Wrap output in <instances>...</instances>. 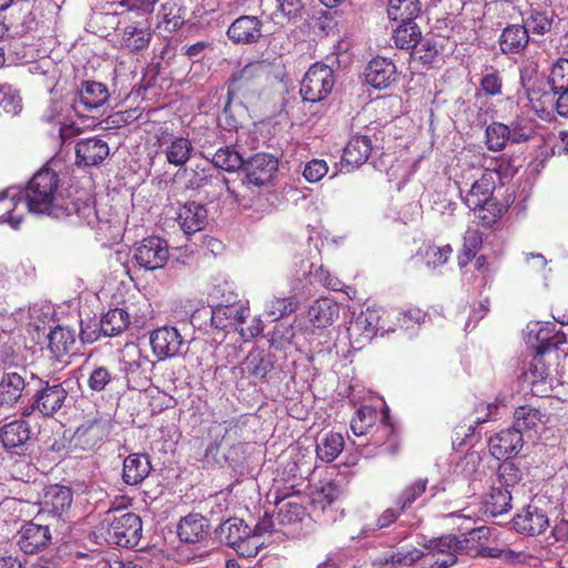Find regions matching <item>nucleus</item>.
I'll return each instance as SVG.
<instances>
[{
	"instance_id": "nucleus-1",
	"label": "nucleus",
	"mask_w": 568,
	"mask_h": 568,
	"mask_svg": "<svg viewBox=\"0 0 568 568\" xmlns=\"http://www.w3.org/2000/svg\"><path fill=\"white\" fill-rule=\"evenodd\" d=\"M24 199L30 213L55 220L75 217L74 222L93 225L97 212L91 199L84 201L63 196L58 173L48 168L39 170L28 182Z\"/></svg>"
},
{
	"instance_id": "nucleus-2",
	"label": "nucleus",
	"mask_w": 568,
	"mask_h": 568,
	"mask_svg": "<svg viewBox=\"0 0 568 568\" xmlns=\"http://www.w3.org/2000/svg\"><path fill=\"white\" fill-rule=\"evenodd\" d=\"M106 539L119 547L134 548L142 538V520L131 511L110 509L101 521Z\"/></svg>"
},
{
	"instance_id": "nucleus-3",
	"label": "nucleus",
	"mask_w": 568,
	"mask_h": 568,
	"mask_svg": "<svg viewBox=\"0 0 568 568\" xmlns=\"http://www.w3.org/2000/svg\"><path fill=\"white\" fill-rule=\"evenodd\" d=\"M30 404L22 408V417H29L38 412L44 417L54 416L64 405L68 398V389L62 383L43 379L37 376Z\"/></svg>"
},
{
	"instance_id": "nucleus-4",
	"label": "nucleus",
	"mask_w": 568,
	"mask_h": 568,
	"mask_svg": "<svg viewBox=\"0 0 568 568\" xmlns=\"http://www.w3.org/2000/svg\"><path fill=\"white\" fill-rule=\"evenodd\" d=\"M215 538L221 544L233 548L237 555L244 558L255 557L262 545V541L254 536L252 528L237 517L223 521L215 529Z\"/></svg>"
},
{
	"instance_id": "nucleus-5",
	"label": "nucleus",
	"mask_w": 568,
	"mask_h": 568,
	"mask_svg": "<svg viewBox=\"0 0 568 568\" xmlns=\"http://www.w3.org/2000/svg\"><path fill=\"white\" fill-rule=\"evenodd\" d=\"M37 376L24 365H6L0 375V405L12 407L29 396Z\"/></svg>"
},
{
	"instance_id": "nucleus-6",
	"label": "nucleus",
	"mask_w": 568,
	"mask_h": 568,
	"mask_svg": "<svg viewBox=\"0 0 568 568\" xmlns=\"http://www.w3.org/2000/svg\"><path fill=\"white\" fill-rule=\"evenodd\" d=\"M186 325L182 328L165 325L151 333L150 344L160 361L186 354L191 339L184 333Z\"/></svg>"
},
{
	"instance_id": "nucleus-7",
	"label": "nucleus",
	"mask_w": 568,
	"mask_h": 568,
	"mask_svg": "<svg viewBox=\"0 0 568 568\" xmlns=\"http://www.w3.org/2000/svg\"><path fill=\"white\" fill-rule=\"evenodd\" d=\"M335 83L333 69L323 63H314L305 73L300 93L304 101L320 102L332 92Z\"/></svg>"
},
{
	"instance_id": "nucleus-8",
	"label": "nucleus",
	"mask_w": 568,
	"mask_h": 568,
	"mask_svg": "<svg viewBox=\"0 0 568 568\" xmlns=\"http://www.w3.org/2000/svg\"><path fill=\"white\" fill-rule=\"evenodd\" d=\"M244 426L245 423L236 418L225 420L223 424H212L209 428L211 442L205 447L203 454L204 466L212 467L221 465L223 460H227L225 455L220 454L221 443L226 436L234 435L235 437H240Z\"/></svg>"
},
{
	"instance_id": "nucleus-9",
	"label": "nucleus",
	"mask_w": 568,
	"mask_h": 568,
	"mask_svg": "<svg viewBox=\"0 0 568 568\" xmlns=\"http://www.w3.org/2000/svg\"><path fill=\"white\" fill-rule=\"evenodd\" d=\"M265 74L266 65L261 61L250 62L233 72L227 85L229 100L237 94L252 95L257 93L261 80Z\"/></svg>"
},
{
	"instance_id": "nucleus-10",
	"label": "nucleus",
	"mask_w": 568,
	"mask_h": 568,
	"mask_svg": "<svg viewBox=\"0 0 568 568\" xmlns=\"http://www.w3.org/2000/svg\"><path fill=\"white\" fill-rule=\"evenodd\" d=\"M382 311L378 308H366L362 311L354 321L351 322L347 333L352 345L362 348L366 343L371 342L379 331L387 329L381 325Z\"/></svg>"
},
{
	"instance_id": "nucleus-11",
	"label": "nucleus",
	"mask_w": 568,
	"mask_h": 568,
	"mask_svg": "<svg viewBox=\"0 0 568 568\" xmlns=\"http://www.w3.org/2000/svg\"><path fill=\"white\" fill-rule=\"evenodd\" d=\"M72 505V490L69 487L51 485L44 489L41 509L37 515L38 521L42 519H52L57 523L64 521V515Z\"/></svg>"
},
{
	"instance_id": "nucleus-12",
	"label": "nucleus",
	"mask_w": 568,
	"mask_h": 568,
	"mask_svg": "<svg viewBox=\"0 0 568 568\" xmlns=\"http://www.w3.org/2000/svg\"><path fill=\"white\" fill-rule=\"evenodd\" d=\"M134 260L146 271L162 268L169 260L168 242L159 236L144 239L134 251Z\"/></svg>"
},
{
	"instance_id": "nucleus-13",
	"label": "nucleus",
	"mask_w": 568,
	"mask_h": 568,
	"mask_svg": "<svg viewBox=\"0 0 568 568\" xmlns=\"http://www.w3.org/2000/svg\"><path fill=\"white\" fill-rule=\"evenodd\" d=\"M0 439L11 455L26 456L32 446L31 427L23 419L13 420L0 429Z\"/></svg>"
},
{
	"instance_id": "nucleus-14",
	"label": "nucleus",
	"mask_w": 568,
	"mask_h": 568,
	"mask_svg": "<svg viewBox=\"0 0 568 568\" xmlns=\"http://www.w3.org/2000/svg\"><path fill=\"white\" fill-rule=\"evenodd\" d=\"M33 519L24 524L18 532V546L24 554H36L51 542L50 524H41Z\"/></svg>"
},
{
	"instance_id": "nucleus-15",
	"label": "nucleus",
	"mask_w": 568,
	"mask_h": 568,
	"mask_svg": "<svg viewBox=\"0 0 568 568\" xmlns=\"http://www.w3.org/2000/svg\"><path fill=\"white\" fill-rule=\"evenodd\" d=\"M425 547L428 549L426 558L430 559L432 568H448L457 561V554H460L458 538L453 535L430 539Z\"/></svg>"
},
{
	"instance_id": "nucleus-16",
	"label": "nucleus",
	"mask_w": 568,
	"mask_h": 568,
	"mask_svg": "<svg viewBox=\"0 0 568 568\" xmlns=\"http://www.w3.org/2000/svg\"><path fill=\"white\" fill-rule=\"evenodd\" d=\"M277 160L266 153H257L244 160L242 170L245 172V181L247 184L262 186L270 183L273 175L277 171Z\"/></svg>"
},
{
	"instance_id": "nucleus-17",
	"label": "nucleus",
	"mask_w": 568,
	"mask_h": 568,
	"mask_svg": "<svg viewBox=\"0 0 568 568\" xmlns=\"http://www.w3.org/2000/svg\"><path fill=\"white\" fill-rule=\"evenodd\" d=\"M109 91L105 84L95 81H84L78 91V95L70 105L75 113L81 111L98 110L109 100Z\"/></svg>"
},
{
	"instance_id": "nucleus-18",
	"label": "nucleus",
	"mask_w": 568,
	"mask_h": 568,
	"mask_svg": "<svg viewBox=\"0 0 568 568\" xmlns=\"http://www.w3.org/2000/svg\"><path fill=\"white\" fill-rule=\"evenodd\" d=\"M262 26L256 16H241L230 24L226 36L234 44H254L262 38Z\"/></svg>"
},
{
	"instance_id": "nucleus-19",
	"label": "nucleus",
	"mask_w": 568,
	"mask_h": 568,
	"mask_svg": "<svg viewBox=\"0 0 568 568\" xmlns=\"http://www.w3.org/2000/svg\"><path fill=\"white\" fill-rule=\"evenodd\" d=\"M108 434V422L94 418L81 424L72 435L70 443L74 448L91 450L97 447Z\"/></svg>"
},
{
	"instance_id": "nucleus-20",
	"label": "nucleus",
	"mask_w": 568,
	"mask_h": 568,
	"mask_svg": "<svg viewBox=\"0 0 568 568\" xmlns=\"http://www.w3.org/2000/svg\"><path fill=\"white\" fill-rule=\"evenodd\" d=\"M523 445V434L513 426L490 437L488 444L491 455L497 459H508L516 456L521 450Z\"/></svg>"
},
{
	"instance_id": "nucleus-21",
	"label": "nucleus",
	"mask_w": 568,
	"mask_h": 568,
	"mask_svg": "<svg viewBox=\"0 0 568 568\" xmlns=\"http://www.w3.org/2000/svg\"><path fill=\"white\" fill-rule=\"evenodd\" d=\"M295 266L296 268L290 282V291L302 303V301L308 300L315 293L314 264L308 258L300 257Z\"/></svg>"
},
{
	"instance_id": "nucleus-22",
	"label": "nucleus",
	"mask_w": 568,
	"mask_h": 568,
	"mask_svg": "<svg viewBox=\"0 0 568 568\" xmlns=\"http://www.w3.org/2000/svg\"><path fill=\"white\" fill-rule=\"evenodd\" d=\"M153 362L148 356H143L140 351H136L135 356L122 362V368L126 386L131 389H144L150 382V372L152 371Z\"/></svg>"
},
{
	"instance_id": "nucleus-23",
	"label": "nucleus",
	"mask_w": 568,
	"mask_h": 568,
	"mask_svg": "<svg viewBox=\"0 0 568 568\" xmlns=\"http://www.w3.org/2000/svg\"><path fill=\"white\" fill-rule=\"evenodd\" d=\"M514 528L520 534L535 536L542 534L549 526L546 511L535 505H528L513 519Z\"/></svg>"
},
{
	"instance_id": "nucleus-24",
	"label": "nucleus",
	"mask_w": 568,
	"mask_h": 568,
	"mask_svg": "<svg viewBox=\"0 0 568 568\" xmlns=\"http://www.w3.org/2000/svg\"><path fill=\"white\" fill-rule=\"evenodd\" d=\"M211 325L217 329H226L229 326L243 324L248 316V310L241 303L217 304L210 311Z\"/></svg>"
},
{
	"instance_id": "nucleus-25",
	"label": "nucleus",
	"mask_w": 568,
	"mask_h": 568,
	"mask_svg": "<svg viewBox=\"0 0 568 568\" xmlns=\"http://www.w3.org/2000/svg\"><path fill=\"white\" fill-rule=\"evenodd\" d=\"M396 79V67L386 58H375L365 69L366 82L375 89H385Z\"/></svg>"
},
{
	"instance_id": "nucleus-26",
	"label": "nucleus",
	"mask_w": 568,
	"mask_h": 568,
	"mask_svg": "<svg viewBox=\"0 0 568 568\" xmlns=\"http://www.w3.org/2000/svg\"><path fill=\"white\" fill-rule=\"evenodd\" d=\"M75 155L79 165H98L109 155V146L98 138L82 139L77 142Z\"/></svg>"
},
{
	"instance_id": "nucleus-27",
	"label": "nucleus",
	"mask_w": 568,
	"mask_h": 568,
	"mask_svg": "<svg viewBox=\"0 0 568 568\" xmlns=\"http://www.w3.org/2000/svg\"><path fill=\"white\" fill-rule=\"evenodd\" d=\"M490 536V530L486 526L471 528L458 538L459 552L469 556H494L490 548L483 547Z\"/></svg>"
},
{
	"instance_id": "nucleus-28",
	"label": "nucleus",
	"mask_w": 568,
	"mask_h": 568,
	"mask_svg": "<svg viewBox=\"0 0 568 568\" xmlns=\"http://www.w3.org/2000/svg\"><path fill=\"white\" fill-rule=\"evenodd\" d=\"M178 220L185 234H194L206 226L207 210L200 203L187 202L180 207Z\"/></svg>"
},
{
	"instance_id": "nucleus-29",
	"label": "nucleus",
	"mask_w": 568,
	"mask_h": 568,
	"mask_svg": "<svg viewBox=\"0 0 568 568\" xmlns=\"http://www.w3.org/2000/svg\"><path fill=\"white\" fill-rule=\"evenodd\" d=\"M372 150V141L367 135H355L344 148L342 163L352 169L359 168L366 163Z\"/></svg>"
},
{
	"instance_id": "nucleus-30",
	"label": "nucleus",
	"mask_w": 568,
	"mask_h": 568,
	"mask_svg": "<svg viewBox=\"0 0 568 568\" xmlns=\"http://www.w3.org/2000/svg\"><path fill=\"white\" fill-rule=\"evenodd\" d=\"M151 468L146 454H130L123 460L122 479L126 485H139L148 477Z\"/></svg>"
},
{
	"instance_id": "nucleus-31",
	"label": "nucleus",
	"mask_w": 568,
	"mask_h": 568,
	"mask_svg": "<svg viewBox=\"0 0 568 568\" xmlns=\"http://www.w3.org/2000/svg\"><path fill=\"white\" fill-rule=\"evenodd\" d=\"M277 513L275 520L280 527L293 526L306 516V509L298 496H285L276 500Z\"/></svg>"
},
{
	"instance_id": "nucleus-32",
	"label": "nucleus",
	"mask_w": 568,
	"mask_h": 568,
	"mask_svg": "<svg viewBox=\"0 0 568 568\" xmlns=\"http://www.w3.org/2000/svg\"><path fill=\"white\" fill-rule=\"evenodd\" d=\"M209 531L207 520L199 514H189L178 525V536L185 544L203 540Z\"/></svg>"
},
{
	"instance_id": "nucleus-33",
	"label": "nucleus",
	"mask_w": 568,
	"mask_h": 568,
	"mask_svg": "<svg viewBox=\"0 0 568 568\" xmlns=\"http://www.w3.org/2000/svg\"><path fill=\"white\" fill-rule=\"evenodd\" d=\"M212 180L211 170L200 169L199 166L195 169L184 168L174 175V184L182 192H196L211 183Z\"/></svg>"
},
{
	"instance_id": "nucleus-34",
	"label": "nucleus",
	"mask_w": 568,
	"mask_h": 568,
	"mask_svg": "<svg viewBox=\"0 0 568 568\" xmlns=\"http://www.w3.org/2000/svg\"><path fill=\"white\" fill-rule=\"evenodd\" d=\"M339 307L334 301L323 297L310 306L307 316L313 326L324 328L331 326L338 317Z\"/></svg>"
},
{
	"instance_id": "nucleus-35",
	"label": "nucleus",
	"mask_w": 568,
	"mask_h": 568,
	"mask_svg": "<svg viewBox=\"0 0 568 568\" xmlns=\"http://www.w3.org/2000/svg\"><path fill=\"white\" fill-rule=\"evenodd\" d=\"M529 42V36L526 27L521 24H511L506 27L500 37L499 45L503 53H519Z\"/></svg>"
},
{
	"instance_id": "nucleus-36",
	"label": "nucleus",
	"mask_w": 568,
	"mask_h": 568,
	"mask_svg": "<svg viewBox=\"0 0 568 568\" xmlns=\"http://www.w3.org/2000/svg\"><path fill=\"white\" fill-rule=\"evenodd\" d=\"M273 366L271 354L262 349H252L242 363V371L254 378L263 379L273 369Z\"/></svg>"
},
{
	"instance_id": "nucleus-37",
	"label": "nucleus",
	"mask_w": 568,
	"mask_h": 568,
	"mask_svg": "<svg viewBox=\"0 0 568 568\" xmlns=\"http://www.w3.org/2000/svg\"><path fill=\"white\" fill-rule=\"evenodd\" d=\"M495 183L491 173H485L480 179L475 181L464 197L465 204L470 210H477L478 206L485 204L490 195H493Z\"/></svg>"
},
{
	"instance_id": "nucleus-38",
	"label": "nucleus",
	"mask_w": 568,
	"mask_h": 568,
	"mask_svg": "<svg viewBox=\"0 0 568 568\" xmlns=\"http://www.w3.org/2000/svg\"><path fill=\"white\" fill-rule=\"evenodd\" d=\"M420 4L418 0H389L387 14L395 22H415L419 16Z\"/></svg>"
},
{
	"instance_id": "nucleus-39",
	"label": "nucleus",
	"mask_w": 568,
	"mask_h": 568,
	"mask_svg": "<svg viewBox=\"0 0 568 568\" xmlns=\"http://www.w3.org/2000/svg\"><path fill=\"white\" fill-rule=\"evenodd\" d=\"M193 145L187 138L173 136L164 149L168 163L183 166L191 158Z\"/></svg>"
},
{
	"instance_id": "nucleus-40",
	"label": "nucleus",
	"mask_w": 568,
	"mask_h": 568,
	"mask_svg": "<svg viewBox=\"0 0 568 568\" xmlns=\"http://www.w3.org/2000/svg\"><path fill=\"white\" fill-rule=\"evenodd\" d=\"M544 415L539 409L531 406H520L514 414V428H518L523 437L528 435L529 432L535 430L539 424L544 423Z\"/></svg>"
},
{
	"instance_id": "nucleus-41",
	"label": "nucleus",
	"mask_w": 568,
	"mask_h": 568,
	"mask_svg": "<svg viewBox=\"0 0 568 568\" xmlns=\"http://www.w3.org/2000/svg\"><path fill=\"white\" fill-rule=\"evenodd\" d=\"M129 313L122 308L110 310L100 321V332L104 336H116L128 328Z\"/></svg>"
},
{
	"instance_id": "nucleus-42",
	"label": "nucleus",
	"mask_w": 568,
	"mask_h": 568,
	"mask_svg": "<svg viewBox=\"0 0 568 568\" xmlns=\"http://www.w3.org/2000/svg\"><path fill=\"white\" fill-rule=\"evenodd\" d=\"M422 31L416 22L399 23L393 30L395 45L402 50H413L420 41Z\"/></svg>"
},
{
	"instance_id": "nucleus-43",
	"label": "nucleus",
	"mask_w": 568,
	"mask_h": 568,
	"mask_svg": "<svg viewBox=\"0 0 568 568\" xmlns=\"http://www.w3.org/2000/svg\"><path fill=\"white\" fill-rule=\"evenodd\" d=\"M486 508L493 516L507 513L511 508V494L509 488L494 483L486 500Z\"/></svg>"
},
{
	"instance_id": "nucleus-44",
	"label": "nucleus",
	"mask_w": 568,
	"mask_h": 568,
	"mask_svg": "<svg viewBox=\"0 0 568 568\" xmlns=\"http://www.w3.org/2000/svg\"><path fill=\"white\" fill-rule=\"evenodd\" d=\"M212 164L226 172H235L244 165L243 156L233 146H221L211 158Z\"/></svg>"
},
{
	"instance_id": "nucleus-45",
	"label": "nucleus",
	"mask_w": 568,
	"mask_h": 568,
	"mask_svg": "<svg viewBox=\"0 0 568 568\" xmlns=\"http://www.w3.org/2000/svg\"><path fill=\"white\" fill-rule=\"evenodd\" d=\"M49 348L57 357H61L72 349L75 343L74 332L62 326L51 329L48 335Z\"/></svg>"
},
{
	"instance_id": "nucleus-46",
	"label": "nucleus",
	"mask_w": 568,
	"mask_h": 568,
	"mask_svg": "<svg viewBox=\"0 0 568 568\" xmlns=\"http://www.w3.org/2000/svg\"><path fill=\"white\" fill-rule=\"evenodd\" d=\"M507 126L514 144L526 143L536 135V122L527 116H516Z\"/></svg>"
},
{
	"instance_id": "nucleus-47",
	"label": "nucleus",
	"mask_w": 568,
	"mask_h": 568,
	"mask_svg": "<svg viewBox=\"0 0 568 568\" xmlns=\"http://www.w3.org/2000/svg\"><path fill=\"white\" fill-rule=\"evenodd\" d=\"M344 448V438L338 433L326 434L316 445L317 457L325 463L337 458Z\"/></svg>"
},
{
	"instance_id": "nucleus-48",
	"label": "nucleus",
	"mask_w": 568,
	"mask_h": 568,
	"mask_svg": "<svg viewBox=\"0 0 568 568\" xmlns=\"http://www.w3.org/2000/svg\"><path fill=\"white\" fill-rule=\"evenodd\" d=\"M152 32L149 27L128 26L122 36L123 45L131 51L148 48Z\"/></svg>"
},
{
	"instance_id": "nucleus-49",
	"label": "nucleus",
	"mask_w": 568,
	"mask_h": 568,
	"mask_svg": "<svg viewBox=\"0 0 568 568\" xmlns=\"http://www.w3.org/2000/svg\"><path fill=\"white\" fill-rule=\"evenodd\" d=\"M300 305L301 302L290 292L288 296L273 297L266 304V314L272 317L273 321H277L295 312Z\"/></svg>"
},
{
	"instance_id": "nucleus-50",
	"label": "nucleus",
	"mask_w": 568,
	"mask_h": 568,
	"mask_svg": "<svg viewBox=\"0 0 568 568\" xmlns=\"http://www.w3.org/2000/svg\"><path fill=\"white\" fill-rule=\"evenodd\" d=\"M486 145L493 152L503 151L510 142L509 129L501 122L490 123L485 131Z\"/></svg>"
},
{
	"instance_id": "nucleus-51",
	"label": "nucleus",
	"mask_w": 568,
	"mask_h": 568,
	"mask_svg": "<svg viewBox=\"0 0 568 568\" xmlns=\"http://www.w3.org/2000/svg\"><path fill=\"white\" fill-rule=\"evenodd\" d=\"M496 484L505 487L516 486L523 478V470L511 458L505 459L498 467Z\"/></svg>"
},
{
	"instance_id": "nucleus-52",
	"label": "nucleus",
	"mask_w": 568,
	"mask_h": 568,
	"mask_svg": "<svg viewBox=\"0 0 568 568\" xmlns=\"http://www.w3.org/2000/svg\"><path fill=\"white\" fill-rule=\"evenodd\" d=\"M376 420V410L371 406H362L355 413L351 422V429L356 436H363L374 426Z\"/></svg>"
},
{
	"instance_id": "nucleus-53",
	"label": "nucleus",
	"mask_w": 568,
	"mask_h": 568,
	"mask_svg": "<svg viewBox=\"0 0 568 568\" xmlns=\"http://www.w3.org/2000/svg\"><path fill=\"white\" fill-rule=\"evenodd\" d=\"M412 55L425 65L434 62L438 55L436 40L433 37H420V41L413 48Z\"/></svg>"
},
{
	"instance_id": "nucleus-54",
	"label": "nucleus",
	"mask_w": 568,
	"mask_h": 568,
	"mask_svg": "<svg viewBox=\"0 0 568 568\" xmlns=\"http://www.w3.org/2000/svg\"><path fill=\"white\" fill-rule=\"evenodd\" d=\"M14 197L16 194H10V189L0 193V223H9L12 227L17 229L21 224L22 219L13 215L17 206Z\"/></svg>"
},
{
	"instance_id": "nucleus-55",
	"label": "nucleus",
	"mask_w": 568,
	"mask_h": 568,
	"mask_svg": "<svg viewBox=\"0 0 568 568\" xmlns=\"http://www.w3.org/2000/svg\"><path fill=\"white\" fill-rule=\"evenodd\" d=\"M116 377L105 366H94L88 377V386L92 392L101 393L113 384Z\"/></svg>"
},
{
	"instance_id": "nucleus-56",
	"label": "nucleus",
	"mask_w": 568,
	"mask_h": 568,
	"mask_svg": "<svg viewBox=\"0 0 568 568\" xmlns=\"http://www.w3.org/2000/svg\"><path fill=\"white\" fill-rule=\"evenodd\" d=\"M528 100L537 113L549 115L555 109L556 90L551 87L549 91L544 92L532 90L528 92Z\"/></svg>"
},
{
	"instance_id": "nucleus-57",
	"label": "nucleus",
	"mask_w": 568,
	"mask_h": 568,
	"mask_svg": "<svg viewBox=\"0 0 568 568\" xmlns=\"http://www.w3.org/2000/svg\"><path fill=\"white\" fill-rule=\"evenodd\" d=\"M427 486V479L419 478L414 483L406 486L396 498V506H400V509L408 508L418 497H420Z\"/></svg>"
},
{
	"instance_id": "nucleus-58",
	"label": "nucleus",
	"mask_w": 568,
	"mask_h": 568,
	"mask_svg": "<svg viewBox=\"0 0 568 568\" xmlns=\"http://www.w3.org/2000/svg\"><path fill=\"white\" fill-rule=\"evenodd\" d=\"M305 9L304 0H276L275 17H282L288 21L302 18Z\"/></svg>"
},
{
	"instance_id": "nucleus-59",
	"label": "nucleus",
	"mask_w": 568,
	"mask_h": 568,
	"mask_svg": "<svg viewBox=\"0 0 568 568\" xmlns=\"http://www.w3.org/2000/svg\"><path fill=\"white\" fill-rule=\"evenodd\" d=\"M548 83L552 90L568 89V59H559L552 65Z\"/></svg>"
},
{
	"instance_id": "nucleus-60",
	"label": "nucleus",
	"mask_w": 568,
	"mask_h": 568,
	"mask_svg": "<svg viewBox=\"0 0 568 568\" xmlns=\"http://www.w3.org/2000/svg\"><path fill=\"white\" fill-rule=\"evenodd\" d=\"M527 376H529L532 386L545 383L549 377V367L545 364L541 353L536 354L531 359Z\"/></svg>"
},
{
	"instance_id": "nucleus-61",
	"label": "nucleus",
	"mask_w": 568,
	"mask_h": 568,
	"mask_svg": "<svg viewBox=\"0 0 568 568\" xmlns=\"http://www.w3.org/2000/svg\"><path fill=\"white\" fill-rule=\"evenodd\" d=\"M483 239L481 233L476 229H467L464 235V256H466V262H469L475 257L477 251L481 246Z\"/></svg>"
},
{
	"instance_id": "nucleus-62",
	"label": "nucleus",
	"mask_w": 568,
	"mask_h": 568,
	"mask_svg": "<svg viewBox=\"0 0 568 568\" xmlns=\"http://www.w3.org/2000/svg\"><path fill=\"white\" fill-rule=\"evenodd\" d=\"M452 252L453 248L448 244L444 246H432L425 254L426 264L433 268L444 265L448 261Z\"/></svg>"
},
{
	"instance_id": "nucleus-63",
	"label": "nucleus",
	"mask_w": 568,
	"mask_h": 568,
	"mask_svg": "<svg viewBox=\"0 0 568 568\" xmlns=\"http://www.w3.org/2000/svg\"><path fill=\"white\" fill-rule=\"evenodd\" d=\"M64 108H68V105L62 101L52 102L49 110L43 115L48 122H57L61 125L60 134L62 139H65L69 135L68 130L72 128V125H68L61 119V112Z\"/></svg>"
},
{
	"instance_id": "nucleus-64",
	"label": "nucleus",
	"mask_w": 568,
	"mask_h": 568,
	"mask_svg": "<svg viewBox=\"0 0 568 568\" xmlns=\"http://www.w3.org/2000/svg\"><path fill=\"white\" fill-rule=\"evenodd\" d=\"M327 172L328 165L324 160L313 159L305 165L303 175L308 182L315 183L323 179Z\"/></svg>"
}]
</instances>
